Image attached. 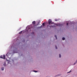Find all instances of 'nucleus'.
Listing matches in <instances>:
<instances>
[{
	"label": "nucleus",
	"mask_w": 77,
	"mask_h": 77,
	"mask_svg": "<svg viewBox=\"0 0 77 77\" xmlns=\"http://www.w3.org/2000/svg\"><path fill=\"white\" fill-rule=\"evenodd\" d=\"M0 58H1V59H5V55H3V56H2V55L1 56H0Z\"/></svg>",
	"instance_id": "obj_1"
},
{
	"label": "nucleus",
	"mask_w": 77,
	"mask_h": 77,
	"mask_svg": "<svg viewBox=\"0 0 77 77\" xmlns=\"http://www.w3.org/2000/svg\"><path fill=\"white\" fill-rule=\"evenodd\" d=\"M51 22H52L51 20V19H49L48 22L49 24V25L51 23Z\"/></svg>",
	"instance_id": "obj_2"
},
{
	"label": "nucleus",
	"mask_w": 77,
	"mask_h": 77,
	"mask_svg": "<svg viewBox=\"0 0 77 77\" xmlns=\"http://www.w3.org/2000/svg\"><path fill=\"white\" fill-rule=\"evenodd\" d=\"M32 24L33 25H35L36 24V22L35 21H33L32 22Z\"/></svg>",
	"instance_id": "obj_3"
},
{
	"label": "nucleus",
	"mask_w": 77,
	"mask_h": 77,
	"mask_svg": "<svg viewBox=\"0 0 77 77\" xmlns=\"http://www.w3.org/2000/svg\"><path fill=\"white\" fill-rule=\"evenodd\" d=\"M58 26H62V24H58Z\"/></svg>",
	"instance_id": "obj_4"
},
{
	"label": "nucleus",
	"mask_w": 77,
	"mask_h": 77,
	"mask_svg": "<svg viewBox=\"0 0 77 77\" xmlns=\"http://www.w3.org/2000/svg\"><path fill=\"white\" fill-rule=\"evenodd\" d=\"M62 39H63V41H64V40H65V38H64V37Z\"/></svg>",
	"instance_id": "obj_5"
},
{
	"label": "nucleus",
	"mask_w": 77,
	"mask_h": 77,
	"mask_svg": "<svg viewBox=\"0 0 77 77\" xmlns=\"http://www.w3.org/2000/svg\"><path fill=\"white\" fill-rule=\"evenodd\" d=\"M42 25L43 26H45V23H42Z\"/></svg>",
	"instance_id": "obj_6"
},
{
	"label": "nucleus",
	"mask_w": 77,
	"mask_h": 77,
	"mask_svg": "<svg viewBox=\"0 0 77 77\" xmlns=\"http://www.w3.org/2000/svg\"><path fill=\"white\" fill-rule=\"evenodd\" d=\"M19 34H21L22 33V31L19 32Z\"/></svg>",
	"instance_id": "obj_7"
},
{
	"label": "nucleus",
	"mask_w": 77,
	"mask_h": 77,
	"mask_svg": "<svg viewBox=\"0 0 77 77\" xmlns=\"http://www.w3.org/2000/svg\"><path fill=\"white\" fill-rule=\"evenodd\" d=\"M6 63H5L4 64V66H6Z\"/></svg>",
	"instance_id": "obj_8"
},
{
	"label": "nucleus",
	"mask_w": 77,
	"mask_h": 77,
	"mask_svg": "<svg viewBox=\"0 0 77 77\" xmlns=\"http://www.w3.org/2000/svg\"><path fill=\"white\" fill-rule=\"evenodd\" d=\"M2 71H3V70H4V68H2Z\"/></svg>",
	"instance_id": "obj_9"
},
{
	"label": "nucleus",
	"mask_w": 77,
	"mask_h": 77,
	"mask_svg": "<svg viewBox=\"0 0 77 77\" xmlns=\"http://www.w3.org/2000/svg\"><path fill=\"white\" fill-rule=\"evenodd\" d=\"M59 56V57L60 58V57H61V55H60V54Z\"/></svg>",
	"instance_id": "obj_10"
},
{
	"label": "nucleus",
	"mask_w": 77,
	"mask_h": 77,
	"mask_svg": "<svg viewBox=\"0 0 77 77\" xmlns=\"http://www.w3.org/2000/svg\"><path fill=\"white\" fill-rule=\"evenodd\" d=\"M55 37L56 38V39H57V36H56V35H55Z\"/></svg>",
	"instance_id": "obj_11"
},
{
	"label": "nucleus",
	"mask_w": 77,
	"mask_h": 77,
	"mask_svg": "<svg viewBox=\"0 0 77 77\" xmlns=\"http://www.w3.org/2000/svg\"><path fill=\"white\" fill-rule=\"evenodd\" d=\"M33 72H37V71H35V70H34V71H33Z\"/></svg>",
	"instance_id": "obj_12"
},
{
	"label": "nucleus",
	"mask_w": 77,
	"mask_h": 77,
	"mask_svg": "<svg viewBox=\"0 0 77 77\" xmlns=\"http://www.w3.org/2000/svg\"><path fill=\"white\" fill-rule=\"evenodd\" d=\"M55 48H56V49H57V46H55Z\"/></svg>",
	"instance_id": "obj_13"
},
{
	"label": "nucleus",
	"mask_w": 77,
	"mask_h": 77,
	"mask_svg": "<svg viewBox=\"0 0 77 77\" xmlns=\"http://www.w3.org/2000/svg\"><path fill=\"white\" fill-rule=\"evenodd\" d=\"M71 72V70H70V71L69 72H68L67 73H69V72Z\"/></svg>",
	"instance_id": "obj_14"
},
{
	"label": "nucleus",
	"mask_w": 77,
	"mask_h": 77,
	"mask_svg": "<svg viewBox=\"0 0 77 77\" xmlns=\"http://www.w3.org/2000/svg\"><path fill=\"white\" fill-rule=\"evenodd\" d=\"M66 25L67 26H68V23H67Z\"/></svg>",
	"instance_id": "obj_15"
},
{
	"label": "nucleus",
	"mask_w": 77,
	"mask_h": 77,
	"mask_svg": "<svg viewBox=\"0 0 77 77\" xmlns=\"http://www.w3.org/2000/svg\"><path fill=\"white\" fill-rule=\"evenodd\" d=\"M50 27H53V26H50Z\"/></svg>",
	"instance_id": "obj_16"
},
{
	"label": "nucleus",
	"mask_w": 77,
	"mask_h": 77,
	"mask_svg": "<svg viewBox=\"0 0 77 77\" xmlns=\"http://www.w3.org/2000/svg\"><path fill=\"white\" fill-rule=\"evenodd\" d=\"M77 63V61H76V63H74V65H75V63Z\"/></svg>",
	"instance_id": "obj_17"
},
{
	"label": "nucleus",
	"mask_w": 77,
	"mask_h": 77,
	"mask_svg": "<svg viewBox=\"0 0 77 77\" xmlns=\"http://www.w3.org/2000/svg\"><path fill=\"white\" fill-rule=\"evenodd\" d=\"M55 21H57V20H55Z\"/></svg>",
	"instance_id": "obj_18"
},
{
	"label": "nucleus",
	"mask_w": 77,
	"mask_h": 77,
	"mask_svg": "<svg viewBox=\"0 0 77 77\" xmlns=\"http://www.w3.org/2000/svg\"><path fill=\"white\" fill-rule=\"evenodd\" d=\"M32 33H34V32H32Z\"/></svg>",
	"instance_id": "obj_19"
},
{
	"label": "nucleus",
	"mask_w": 77,
	"mask_h": 77,
	"mask_svg": "<svg viewBox=\"0 0 77 77\" xmlns=\"http://www.w3.org/2000/svg\"><path fill=\"white\" fill-rule=\"evenodd\" d=\"M51 24H52V23H51Z\"/></svg>",
	"instance_id": "obj_20"
}]
</instances>
